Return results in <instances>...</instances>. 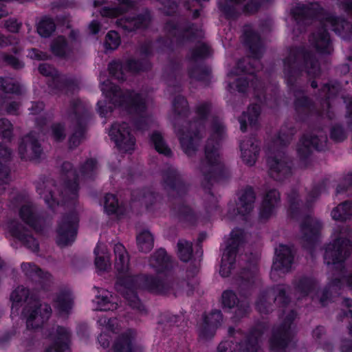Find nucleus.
<instances>
[{"label": "nucleus", "mask_w": 352, "mask_h": 352, "mask_svg": "<svg viewBox=\"0 0 352 352\" xmlns=\"http://www.w3.org/2000/svg\"><path fill=\"white\" fill-rule=\"evenodd\" d=\"M114 254L115 268L118 273L117 288L131 307L140 312L145 310L134 292V289L142 288L158 294H164L167 292L168 284L164 280L153 276H132L130 274L129 254L122 244L115 245Z\"/></svg>", "instance_id": "1"}, {"label": "nucleus", "mask_w": 352, "mask_h": 352, "mask_svg": "<svg viewBox=\"0 0 352 352\" xmlns=\"http://www.w3.org/2000/svg\"><path fill=\"white\" fill-rule=\"evenodd\" d=\"M101 90L105 100L98 101V108L100 114L102 116H105L112 111L111 104L126 108L130 113H140L146 107V100L142 95L132 93L122 94L109 81L101 82Z\"/></svg>", "instance_id": "2"}, {"label": "nucleus", "mask_w": 352, "mask_h": 352, "mask_svg": "<svg viewBox=\"0 0 352 352\" xmlns=\"http://www.w3.org/2000/svg\"><path fill=\"white\" fill-rule=\"evenodd\" d=\"M350 231L344 227H338L331 234V241L325 247L324 260L327 265H341L351 252Z\"/></svg>", "instance_id": "3"}, {"label": "nucleus", "mask_w": 352, "mask_h": 352, "mask_svg": "<svg viewBox=\"0 0 352 352\" xmlns=\"http://www.w3.org/2000/svg\"><path fill=\"white\" fill-rule=\"evenodd\" d=\"M210 130L212 138L208 140L205 154L206 162L204 164L203 172L209 170L212 173H217L220 169V155L219 153V144L216 142L214 145L213 138L220 139L224 134V126L219 119L212 118L210 120Z\"/></svg>", "instance_id": "4"}, {"label": "nucleus", "mask_w": 352, "mask_h": 352, "mask_svg": "<svg viewBox=\"0 0 352 352\" xmlns=\"http://www.w3.org/2000/svg\"><path fill=\"white\" fill-rule=\"evenodd\" d=\"M243 242V232L241 230H234L226 242L219 273L223 277L228 276L234 268L236 252Z\"/></svg>", "instance_id": "5"}, {"label": "nucleus", "mask_w": 352, "mask_h": 352, "mask_svg": "<svg viewBox=\"0 0 352 352\" xmlns=\"http://www.w3.org/2000/svg\"><path fill=\"white\" fill-rule=\"evenodd\" d=\"M51 308L47 304H41L37 300H29L23 315L28 329H38L48 320Z\"/></svg>", "instance_id": "6"}, {"label": "nucleus", "mask_w": 352, "mask_h": 352, "mask_svg": "<svg viewBox=\"0 0 352 352\" xmlns=\"http://www.w3.org/2000/svg\"><path fill=\"white\" fill-rule=\"evenodd\" d=\"M64 179L66 180L62 187L58 196L61 197L63 204L74 202L78 197V185L76 184L77 176L76 170L72 169V166L69 162H65L62 166Z\"/></svg>", "instance_id": "7"}, {"label": "nucleus", "mask_w": 352, "mask_h": 352, "mask_svg": "<svg viewBox=\"0 0 352 352\" xmlns=\"http://www.w3.org/2000/svg\"><path fill=\"white\" fill-rule=\"evenodd\" d=\"M77 225L78 217L76 213L63 217L57 228L56 241L59 245H67L74 241Z\"/></svg>", "instance_id": "8"}, {"label": "nucleus", "mask_w": 352, "mask_h": 352, "mask_svg": "<svg viewBox=\"0 0 352 352\" xmlns=\"http://www.w3.org/2000/svg\"><path fill=\"white\" fill-rule=\"evenodd\" d=\"M293 260L292 250L287 245H279L276 249L271 277L276 279L277 276L285 274L291 268Z\"/></svg>", "instance_id": "9"}, {"label": "nucleus", "mask_w": 352, "mask_h": 352, "mask_svg": "<svg viewBox=\"0 0 352 352\" xmlns=\"http://www.w3.org/2000/svg\"><path fill=\"white\" fill-rule=\"evenodd\" d=\"M109 134L120 151L128 152L133 150L135 140L127 130L125 123H123L122 125L114 123L111 126Z\"/></svg>", "instance_id": "10"}, {"label": "nucleus", "mask_w": 352, "mask_h": 352, "mask_svg": "<svg viewBox=\"0 0 352 352\" xmlns=\"http://www.w3.org/2000/svg\"><path fill=\"white\" fill-rule=\"evenodd\" d=\"M254 199V192L251 188L245 190L240 197L239 202L237 206V211H236L234 204H230L228 206L227 218L232 219L236 215H241L243 217L249 214L253 208L252 204Z\"/></svg>", "instance_id": "11"}, {"label": "nucleus", "mask_w": 352, "mask_h": 352, "mask_svg": "<svg viewBox=\"0 0 352 352\" xmlns=\"http://www.w3.org/2000/svg\"><path fill=\"white\" fill-rule=\"evenodd\" d=\"M7 230L12 236L17 239L24 243L29 249L35 252L38 250V244L37 241L28 234V231L23 226L13 221L7 226Z\"/></svg>", "instance_id": "12"}, {"label": "nucleus", "mask_w": 352, "mask_h": 352, "mask_svg": "<svg viewBox=\"0 0 352 352\" xmlns=\"http://www.w3.org/2000/svg\"><path fill=\"white\" fill-rule=\"evenodd\" d=\"M19 153L21 159L33 161L39 158L42 150L38 142L32 135H27L23 138L19 145Z\"/></svg>", "instance_id": "13"}, {"label": "nucleus", "mask_w": 352, "mask_h": 352, "mask_svg": "<svg viewBox=\"0 0 352 352\" xmlns=\"http://www.w3.org/2000/svg\"><path fill=\"white\" fill-rule=\"evenodd\" d=\"M267 164L270 170V175L275 179L280 180L282 177L289 173V167L283 153H278L274 156L269 157Z\"/></svg>", "instance_id": "14"}, {"label": "nucleus", "mask_w": 352, "mask_h": 352, "mask_svg": "<svg viewBox=\"0 0 352 352\" xmlns=\"http://www.w3.org/2000/svg\"><path fill=\"white\" fill-rule=\"evenodd\" d=\"M50 336L53 344L47 348L45 352H69V332L65 328L58 327Z\"/></svg>", "instance_id": "15"}, {"label": "nucleus", "mask_w": 352, "mask_h": 352, "mask_svg": "<svg viewBox=\"0 0 352 352\" xmlns=\"http://www.w3.org/2000/svg\"><path fill=\"white\" fill-rule=\"evenodd\" d=\"M36 189L38 193L44 199L45 203L50 208L54 209L56 206L60 205V201L55 194V191L58 190V188L53 181L47 180L38 183Z\"/></svg>", "instance_id": "16"}, {"label": "nucleus", "mask_w": 352, "mask_h": 352, "mask_svg": "<svg viewBox=\"0 0 352 352\" xmlns=\"http://www.w3.org/2000/svg\"><path fill=\"white\" fill-rule=\"evenodd\" d=\"M294 317L287 318L285 323L281 327V329L276 332L270 340V348L274 351H278L284 349L287 344V340L290 336L292 329V320Z\"/></svg>", "instance_id": "17"}, {"label": "nucleus", "mask_w": 352, "mask_h": 352, "mask_svg": "<svg viewBox=\"0 0 352 352\" xmlns=\"http://www.w3.org/2000/svg\"><path fill=\"white\" fill-rule=\"evenodd\" d=\"M146 68V66H143L141 63L135 60H130L124 65L118 62H113L110 63L109 66L110 74L118 80H124V71L136 72Z\"/></svg>", "instance_id": "18"}, {"label": "nucleus", "mask_w": 352, "mask_h": 352, "mask_svg": "<svg viewBox=\"0 0 352 352\" xmlns=\"http://www.w3.org/2000/svg\"><path fill=\"white\" fill-rule=\"evenodd\" d=\"M98 293L93 300L95 310L113 311L117 309L118 304L111 293L103 289H97Z\"/></svg>", "instance_id": "19"}, {"label": "nucleus", "mask_w": 352, "mask_h": 352, "mask_svg": "<svg viewBox=\"0 0 352 352\" xmlns=\"http://www.w3.org/2000/svg\"><path fill=\"white\" fill-rule=\"evenodd\" d=\"M279 200V193L276 190L267 192L260 209V218L261 219H266L270 217L278 206Z\"/></svg>", "instance_id": "20"}, {"label": "nucleus", "mask_w": 352, "mask_h": 352, "mask_svg": "<svg viewBox=\"0 0 352 352\" xmlns=\"http://www.w3.org/2000/svg\"><path fill=\"white\" fill-rule=\"evenodd\" d=\"M222 321V315L219 311H214L205 317L199 335L204 338H208L214 335L215 329Z\"/></svg>", "instance_id": "21"}, {"label": "nucleus", "mask_w": 352, "mask_h": 352, "mask_svg": "<svg viewBox=\"0 0 352 352\" xmlns=\"http://www.w3.org/2000/svg\"><path fill=\"white\" fill-rule=\"evenodd\" d=\"M240 148L243 162L249 166L254 164L258 152L256 141L252 138H249L241 143Z\"/></svg>", "instance_id": "22"}, {"label": "nucleus", "mask_w": 352, "mask_h": 352, "mask_svg": "<svg viewBox=\"0 0 352 352\" xmlns=\"http://www.w3.org/2000/svg\"><path fill=\"white\" fill-rule=\"evenodd\" d=\"M133 338L134 332L131 330L122 334L113 346L114 352H141L140 348L133 345Z\"/></svg>", "instance_id": "23"}, {"label": "nucleus", "mask_w": 352, "mask_h": 352, "mask_svg": "<svg viewBox=\"0 0 352 352\" xmlns=\"http://www.w3.org/2000/svg\"><path fill=\"white\" fill-rule=\"evenodd\" d=\"M322 228L320 222L311 217H307L301 225V231L306 241L314 242Z\"/></svg>", "instance_id": "24"}, {"label": "nucleus", "mask_w": 352, "mask_h": 352, "mask_svg": "<svg viewBox=\"0 0 352 352\" xmlns=\"http://www.w3.org/2000/svg\"><path fill=\"white\" fill-rule=\"evenodd\" d=\"M119 8L104 7L101 11V15L105 17H117L124 12L133 10L135 8L137 0H117Z\"/></svg>", "instance_id": "25"}, {"label": "nucleus", "mask_w": 352, "mask_h": 352, "mask_svg": "<svg viewBox=\"0 0 352 352\" xmlns=\"http://www.w3.org/2000/svg\"><path fill=\"white\" fill-rule=\"evenodd\" d=\"M223 1L229 3L231 5H235L239 9H242L247 13H254L256 12L258 7L259 3L258 0H222L219 2V6L221 9L226 14L230 16L229 8L223 5Z\"/></svg>", "instance_id": "26"}, {"label": "nucleus", "mask_w": 352, "mask_h": 352, "mask_svg": "<svg viewBox=\"0 0 352 352\" xmlns=\"http://www.w3.org/2000/svg\"><path fill=\"white\" fill-rule=\"evenodd\" d=\"M325 28L331 29L338 34L343 36L344 33H350L352 30V25L342 19L333 16L327 17L324 23Z\"/></svg>", "instance_id": "27"}, {"label": "nucleus", "mask_w": 352, "mask_h": 352, "mask_svg": "<svg viewBox=\"0 0 352 352\" xmlns=\"http://www.w3.org/2000/svg\"><path fill=\"white\" fill-rule=\"evenodd\" d=\"M325 142L326 138L324 137L319 138L318 137H313L311 135L305 136L300 141L298 151L300 154H304L306 152L311 151V148L320 150L323 147L322 144Z\"/></svg>", "instance_id": "28"}, {"label": "nucleus", "mask_w": 352, "mask_h": 352, "mask_svg": "<svg viewBox=\"0 0 352 352\" xmlns=\"http://www.w3.org/2000/svg\"><path fill=\"white\" fill-rule=\"evenodd\" d=\"M94 253L96 254L95 265L100 271H107L111 267L109 255L106 246L103 244H98Z\"/></svg>", "instance_id": "29"}, {"label": "nucleus", "mask_w": 352, "mask_h": 352, "mask_svg": "<svg viewBox=\"0 0 352 352\" xmlns=\"http://www.w3.org/2000/svg\"><path fill=\"white\" fill-rule=\"evenodd\" d=\"M150 16L148 14L140 16L136 19H120L119 24L126 30L133 31L135 29L144 28L148 25Z\"/></svg>", "instance_id": "30"}, {"label": "nucleus", "mask_w": 352, "mask_h": 352, "mask_svg": "<svg viewBox=\"0 0 352 352\" xmlns=\"http://www.w3.org/2000/svg\"><path fill=\"white\" fill-rule=\"evenodd\" d=\"M169 258L164 249L158 250L151 257L150 265L158 272H163L168 268Z\"/></svg>", "instance_id": "31"}, {"label": "nucleus", "mask_w": 352, "mask_h": 352, "mask_svg": "<svg viewBox=\"0 0 352 352\" xmlns=\"http://www.w3.org/2000/svg\"><path fill=\"white\" fill-rule=\"evenodd\" d=\"M179 135L182 147L184 151L188 155H191L195 151L199 138L197 134L192 137L191 134H186L182 132H177Z\"/></svg>", "instance_id": "32"}, {"label": "nucleus", "mask_w": 352, "mask_h": 352, "mask_svg": "<svg viewBox=\"0 0 352 352\" xmlns=\"http://www.w3.org/2000/svg\"><path fill=\"white\" fill-rule=\"evenodd\" d=\"M260 113V107L257 104L250 106L247 112L240 118L241 129L245 131L246 129L247 122L250 125L255 124Z\"/></svg>", "instance_id": "33"}, {"label": "nucleus", "mask_w": 352, "mask_h": 352, "mask_svg": "<svg viewBox=\"0 0 352 352\" xmlns=\"http://www.w3.org/2000/svg\"><path fill=\"white\" fill-rule=\"evenodd\" d=\"M352 215V203L345 201L331 211V217L336 221H345Z\"/></svg>", "instance_id": "34"}, {"label": "nucleus", "mask_w": 352, "mask_h": 352, "mask_svg": "<svg viewBox=\"0 0 352 352\" xmlns=\"http://www.w3.org/2000/svg\"><path fill=\"white\" fill-rule=\"evenodd\" d=\"M221 302L224 307L231 309L237 305L239 310L244 309L246 304L239 301L236 294L232 291H225L222 294Z\"/></svg>", "instance_id": "35"}, {"label": "nucleus", "mask_w": 352, "mask_h": 352, "mask_svg": "<svg viewBox=\"0 0 352 352\" xmlns=\"http://www.w3.org/2000/svg\"><path fill=\"white\" fill-rule=\"evenodd\" d=\"M313 42L316 47L322 53H329L330 41L326 30H322L317 35H313Z\"/></svg>", "instance_id": "36"}, {"label": "nucleus", "mask_w": 352, "mask_h": 352, "mask_svg": "<svg viewBox=\"0 0 352 352\" xmlns=\"http://www.w3.org/2000/svg\"><path fill=\"white\" fill-rule=\"evenodd\" d=\"M19 215L22 221L28 226L37 230L36 223L38 220L36 219L32 206L30 204L23 205L19 211Z\"/></svg>", "instance_id": "37"}, {"label": "nucleus", "mask_w": 352, "mask_h": 352, "mask_svg": "<svg viewBox=\"0 0 352 352\" xmlns=\"http://www.w3.org/2000/svg\"><path fill=\"white\" fill-rule=\"evenodd\" d=\"M73 305L71 294L69 292L60 294L55 302V307L60 314H67Z\"/></svg>", "instance_id": "38"}, {"label": "nucleus", "mask_w": 352, "mask_h": 352, "mask_svg": "<svg viewBox=\"0 0 352 352\" xmlns=\"http://www.w3.org/2000/svg\"><path fill=\"white\" fill-rule=\"evenodd\" d=\"M137 243L142 252H147L153 248V237L149 232L144 231L138 235Z\"/></svg>", "instance_id": "39"}, {"label": "nucleus", "mask_w": 352, "mask_h": 352, "mask_svg": "<svg viewBox=\"0 0 352 352\" xmlns=\"http://www.w3.org/2000/svg\"><path fill=\"white\" fill-rule=\"evenodd\" d=\"M318 8L319 6L317 3H312L309 6L298 3L292 8V12L295 16L302 15L305 16H311L316 14Z\"/></svg>", "instance_id": "40"}, {"label": "nucleus", "mask_w": 352, "mask_h": 352, "mask_svg": "<svg viewBox=\"0 0 352 352\" xmlns=\"http://www.w3.org/2000/svg\"><path fill=\"white\" fill-rule=\"evenodd\" d=\"M298 291L303 294L310 295L312 298H314V294L316 292L317 295L319 292H316V284L315 281L310 278H304L301 280L298 285Z\"/></svg>", "instance_id": "41"}, {"label": "nucleus", "mask_w": 352, "mask_h": 352, "mask_svg": "<svg viewBox=\"0 0 352 352\" xmlns=\"http://www.w3.org/2000/svg\"><path fill=\"white\" fill-rule=\"evenodd\" d=\"M192 253V243L185 240H179L177 243V254L181 261H188Z\"/></svg>", "instance_id": "42"}, {"label": "nucleus", "mask_w": 352, "mask_h": 352, "mask_svg": "<svg viewBox=\"0 0 352 352\" xmlns=\"http://www.w3.org/2000/svg\"><path fill=\"white\" fill-rule=\"evenodd\" d=\"M28 291L23 287H17L12 292L10 298L12 301V314H18V305L23 299L27 298Z\"/></svg>", "instance_id": "43"}, {"label": "nucleus", "mask_w": 352, "mask_h": 352, "mask_svg": "<svg viewBox=\"0 0 352 352\" xmlns=\"http://www.w3.org/2000/svg\"><path fill=\"white\" fill-rule=\"evenodd\" d=\"M55 30V25L52 19L43 18L37 25V32L43 37H48Z\"/></svg>", "instance_id": "44"}, {"label": "nucleus", "mask_w": 352, "mask_h": 352, "mask_svg": "<svg viewBox=\"0 0 352 352\" xmlns=\"http://www.w3.org/2000/svg\"><path fill=\"white\" fill-rule=\"evenodd\" d=\"M21 268L25 274L30 277L36 276L38 278L48 279L50 274L45 273L38 269L36 265L31 263H23Z\"/></svg>", "instance_id": "45"}, {"label": "nucleus", "mask_w": 352, "mask_h": 352, "mask_svg": "<svg viewBox=\"0 0 352 352\" xmlns=\"http://www.w3.org/2000/svg\"><path fill=\"white\" fill-rule=\"evenodd\" d=\"M0 90L5 93H18L20 86L11 78H0Z\"/></svg>", "instance_id": "46"}, {"label": "nucleus", "mask_w": 352, "mask_h": 352, "mask_svg": "<svg viewBox=\"0 0 352 352\" xmlns=\"http://www.w3.org/2000/svg\"><path fill=\"white\" fill-rule=\"evenodd\" d=\"M258 336L257 333H253L245 343L239 344L238 352H256L255 344L258 342Z\"/></svg>", "instance_id": "47"}, {"label": "nucleus", "mask_w": 352, "mask_h": 352, "mask_svg": "<svg viewBox=\"0 0 352 352\" xmlns=\"http://www.w3.org/2000/svg\"><path fill=\"white\" fill-rule=\"evenodd\" d=\"M151 141L154 144L155 148L158 153L167 156L170 154L171 151L164 143L160 133H153L151 135Z\"/></svg>", "instance_id": "48"}, {"label": "nucleus", "mask_w": 352, "mask_h": 352, "mask_svg": "<svg viewBox=\"0 0 352 352\" xmlns=\"http://www.w3.org/2000/svg\"><path fill=\"white\" fill-rule=\"evenodd\" d=\"M104 210L108 214L118 212L120 206L116 197L113 194H107L104 197Z\"/></svg>", "instance_id": "49"}, {"label": "nucleus", "mask_w": 352, "mask_h": 352, "mask_svg": "<svg viewBox=\"0 0 352 352\" xmlns=\"http://www.w3.org/2000/svg\"><path fill=\"white\" fill-rule=\"evenodd\" d=\"M52 52L58 56H63L66 52V45L65 38L62 36L58 37L52 45Z\"/></svg>", "instance_id": "50"}, {"label": "nucleus", "mask_w": 352, "mask_h": 352, "mask_svg": "<svg viewBox=\"0 0 352 352\" xmlns=\"http://www.w3.org/2000/svg\"><path fill=\"white\" fill-rule=\"evenodd\" d=\"M120 43V39L118 33L115 31L108 32L105 40V47L109 50L116 49Z\"/></svg>", "instance_id": "51"}, {"label": "nucleus", "mask_w": 352, "mask_h": 352, "mask_svg": "<svg viewBox=\"0 0 352 352\" xmlns=\"http://www.w3.org/2000/svg\"><path fill=\"white\" fill-rule=\"evenodd\" d=\"M97 169V164L94 160H90L86 162L80 170L82 177H91Z\"/></svg>", "instance_id": "52"}, {"label": "nucleus", "mask_w": 352, "mask_h": 352, "mask_svg": "<svg viewBox=\"0 0 352 352\" xmlns=\"http://www.w3.org/2000/svg\"><path fill=\"white\" fill-rule=\"evenodd\" d=\"M12 134V125L6 119L0 120V137L10 140Z\"/></svg>", "instance_id": "53"}, {"label": "nucleus", "mask_w": 352, "mask_h": 352, "mask_svg": "<svg viewBox=\"0 0 352 352\" xmlns=\"http://www.w3.org/2000/svg\"><path fill=\"white\" fill-rule=\"evenodd\" d=\"M100 325L104 327V331H112L113 333H117L116 330L118 329L119 324L117 319L107 320L106 318H102L98 320Z\"/></svg>", "instance_id": "54"}, {"label": "nucleus", "mask_w": 352, "mask_h": 352, "mask_svg": "<svg viewBox=\"0 0 352 352\" xmlns=\"http://www.w3.org/2000/svg\"><path fill=\"white\" fill-rule=\"evenodd\" d=\"M52 136L56 141L61 140L65 136L64 128L59 124H54L52 127Z\"/></svg>", "instance_id": "55"}, {"label": "nucleus", "mask_w": 352, "mask_h": 352, "mask_svg": "<svg viewBox=\"0 0 352 352\" xmlns=\"http://www.w3.org/2000/svg\"><path fill=\"white\" fill-rule=\"evenodd\" d=\"M173 107L175 111H177L178 114H181L182 111H184L188 104L186 99L182 96L177 97L173 103Z\"/></svg>", "instance_id": "56"}, {"label": "nucleus", "mask_w": 352, "mask_h": 352, "mask_svg": "<svg viewBox=\"0 0 352 352\" xmlns=\"http://www.w3.org/2000/svg\"><path fill=\"white\" fill-rule=\"evenodd\" d=\"M38 70L44 76H52L56 74V71L47 64H41L38 67Z\"/></svg>", "instance_id": "57"}, {"label": "nucleus", "mask_w": 352, "mask_h": 352, "mask_svg": "<svg viewBox=\"0 0 352 352\" xmlns=\"http://www.w3.org/2000/svg\"><path fill=\"white\" fill-rule=\"evenodd\" d=\"M5 27L11 32H17L21 27V24L14 19H10L6 21Z\"/></svg>", "instance_id": "58"}, {"label": "nucleus", "mask_w": 352, "mask_h": 352, "mask_svg": "<svg viewBox=\"0 0 352 352\" xmlns=\"http://www.w3.org/2000/svg\"><path fill=\"white\" fill-rule=\"evenodd\" d=\"M233 342L232 341H223L221 342L218 347L219 352H233Z\"/></svg>", "instance_id": "59"}, {"label": "nucleus", "mask_w": 352, "mask_h": 352, "mask_svg": "<svg viewBox=\"0 0 352 352\" xmlns=\"http://www.w3.org/2000/svg\"><path fill=\"white\" fill-rule=\"evenodd\" d=\"M82 138V131H76L74 134L69 138V144L71 147H74L78 145Z\"/></svg>", "instance_id": "60"}, {"label": "nucleus", "mask_w": 352, "mask_h": 352, "mask_svg": "<svg viewBox=\"0 0 352 352\" xmlns=\"http://www.w3.org/2000/svg\"><path fill=\"white\" fill-rule=\"evenodd\" d=\"M331 136L336 141H342L346 138L344 131L340 128L333 129Z\"/></svg>", "instance_id": "61"}, {"label": "nucleus", "mask_w": 352, "mask_h": 352, "mask_svg": "<svg viewBox=\"0 0 352 352\" xmlns=\"http://www.w3.org/2000/svg\"><path fill=\"white\" fill-rule=\"evenodd\" d=\"M28 56L32 59L37 60H43L47 58V55L45 53H43L35 49H32L29 52Z\"/></svg>", "instance_id": "62"}, {"label": "nucleus", "mask_w": 352, "mask_h": 352, "mask_svg": "<svg viewBox=\"0 0 352 352\" xmlns=\"http://www.w3.org/2000/svg\"><path fill=\"white\" fill-rule=\"evenodd\" d=\"M109 335L106 332L102 333L98 337V342L103 348H107L109 346Z\"/></svg>", "instance_id": "63"}, {"label": "nucleus", "mask_w": 352, "mask_h": 352, "mask_svg": "<svg viewBox=\"0 0 352 352\" xmlns=\"http://www.w3.org/2000/svg\"><path fill=\"white\" fill-rule=\"evenodd\" d=\"M208 109L209 107L206 104H201L197 108V113L199 116L200 119L203 120L206 118Z\"/></svg>", "instance_id": "64"}]
</instances>
